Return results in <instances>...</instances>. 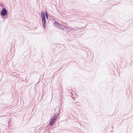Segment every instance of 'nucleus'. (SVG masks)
Returning a JSON list of instances; mask_svg holds the SVG:
<instances>
[{
  "label": "nucleus",
  "instance_id": "nucleus-1",
  "mask_svg": "<svg viewBox=\"0 0 133 133\" xmlns=\"http://www.w3.org/2000/svg\"><path fill=\"white\" fill-rule=\"evenodd\" d=\"M56 119L57 117H56L55 115L51 120L49 123L50 125L51 126L52 125L54 124Z\"/></svg>",
  "mask_w": 133,
  "mask_h": 133
},
{
  "label": "nucleus",
  "instance_id": "nucleus-2",
  "mask_svg": "<svg viewBox=\"0 0 133 133\" xmlns=\"http://www.w3.org/2000/svg\"><path fill=\"white\" fill-rule=\"evenodd\" d=\"M41 17H42V21L43 25H45V19L44 13L42 12H41Z\"/></svg>",
  "mask_w": 133,
  "mask_h": 133
},
{
  "label": "nucleus",
  "instance_id": "nucleus-3",
  "mask_svg": "<svg viewBox=\"0 0 133 133\" xmlns=\"http://www.w3.org/2000/svg\"><path fill=\"white\" fill-rule=\"evenodd\" d=\"M1 15L2 16L6 15L7 14V11L5 8H3L1 12Z\"/></svg>",
  "mask_w": 133,
  "mask_h": 133
},
{
  "label": "nucleus",
  "instance_id": "nucleus-4",
  "mask_svg": "<svg viewBox=\"0 0 133 133\" xmlns=\"http://www.w3.org/2000/svg\"><path fill=\"white\" fill-rule=\"evenodd\" d=\"M46 17L47 19L48 18V16L47 14L46 13Z\"/></svg>",
  "mask_w": 133,
  "mask_h": 133
},
{
  "label": "nucleus",
  "instance_id": "nucleus-5",
  "mask_svg": "<svg viewBox=\"0 0 133 133\" xmlns=\"http://www.w3.org/2000/svg\"><path fill=\"white\" fill-rule=\"evenodd\" d=\"M55 23L56 24H57L56 23V22H55Z\"/></svg>",
  "mask_w": 133,
  "mask_h": 133
}]
</instances>
